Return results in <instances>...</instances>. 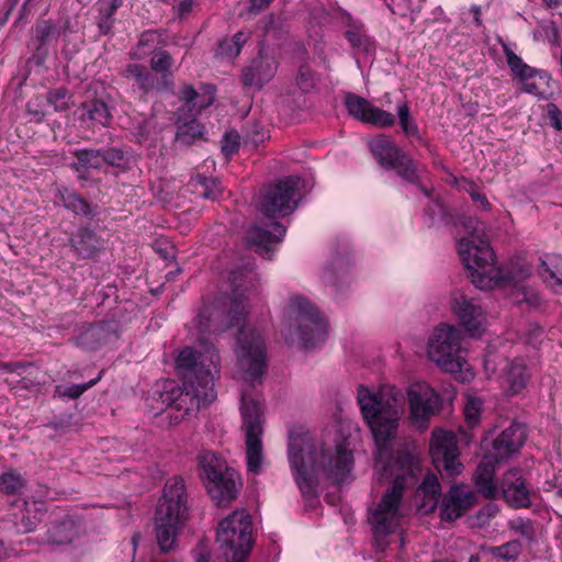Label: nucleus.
Returning a JSON list of instances; mask_svg holds the SVG:
<instances>
[{
	"instance_id": "obj_58",
	"label": "nucleus",
	"mask_w": 562,
	"mask_h": 562,
	"mask_svg": "<svg viewBox=\"0 0 562 562\" xmlns=\"http://www.w3.org/2000/svg\"><path fill=\"white\" fill-rule=\"evenodd\" d=\"M31 366L26 362H1L0 361V370L7 372V373H18L22 374L25 371V368Z\"/></svg>"
},
{
	"instance_id": "obj_48",
	"label": "nucleus",
	"mask_w": 562,
	"mask_h": 562,
	"mask_svg": "<svg viewBox=\"0 0 562 562\" xmlns=\"http://www.w3.org/2000/svg\"><path fill=\"white\" fill-rule=\"evenodd\" d=\"M72 94L64 87L52 89L47 92L46 101L54 108L56 112H63L68 110L71 103Z\"/></svg>"
},
{
	"instance_id": "obj_37",
	"label": "nucleus",
	"mask_w": 562,
	"mask_h": 562,
	"mask_svg": "<svg viewBox=\"0 0 562 562\" xmlns=\"http://www.w3.org/2000/svg\"><path fill=\"white\" fill-rule=\"evenodd\" d=\"M123 0H100L98 2V26L102 34H108L114 24V15Z\"/></svg>"
},
{
	"instance_id": "obj_30",
	"label": "nucleus",
	"mask_w": 562,
	"mask_h": 562,
	"mask_svg": "<svg viewBox=\"0 0 562 562\" xmlns=\"http://www.w3.org/2000/svg\"><path fill=\"white\" fill-rule=\"evenodd\" d=\"M494 475V467L488 462H481L473 476L477 492L487 499H495L499 494V486L496 484Z\"/></svg>"
},
{
	"instance_id": "obj_17",
	"label": "nucleus",
	"mask_w": 562,
	"mask_h": 562,
	"mask_svg": "<svg viewBox=\"0 0 562 562\" xmlns=\"http://www.w3.org/2000/svg\"><path fill=\"white\" fill-rule=\"evenodd\" d=\"M476 501L475 492L453 484L441 497L439 517L445 522H453L464 516L476 504Z\"/></svg>"
},
{
	"instance_id": "obj_52",
	"label": "nucleus",
	"mask_w": 562,
	"mask_h": 562,
	"mask_svg": "<svg viewBox=\"0 0 562 562\" xmlns=\"http://www.w3.org/2000/svg\"><path fill=\"white\" fill-rule=\"evenodd\" d=\"M397 116L400 125L407 136H415L418 134V127L415 121L411 117L409 108L406 103L398 104Z\"/></svg>"
},
{
	"instance_id": "obj_59",
	"label": "nucleus",
	"mask_w": 562,
	"mask_h": 562,
	"mask_svg": "<svg viewBox=\"0 0 562 562\" xmlns=\"http://www.w3.org/2000/svg\"><path fill=\"white\" fill-rule=\"evenodd\" d=\"M520 295V293H518ZM522 297L517 299V303L521 304L522 302L527 303L530 307H536L539 304V295L532 290L522 289L521 290Z\"/></svg>"
},
{
	"instance_id": "obj_9",
	"label": "nucleus",
	"mask_w": 562,
	"mask_h": 562,
	"mask_svg": "<svg viewBox=\"0 0 562 562\" xmlns=\"http://www.w3.org/2000/svg\"><path fill=\"white\" fill-rule=\"evenodd\" d=\"M216 540L226 562H245L252 546V519L245 510H235L220 521Z\"/></svg>"
},
{
	"instance_id": "obj_51",
	"label": "nucleus",
	"mask_w": 562,
	"mask_h": 562,
	"mask_svg": "<svg viewBox=\"0 0 562 562\" xmlns=\"http://www.w3.org/2000/svg\"><path fill=\"white\" fill-rule=\"evenodd\" d=\"M482 411V401L477 397H469L464 408V422L469 428H474L480 424Z\"/></svg>"
},
{
	"instance_id": "obj_38",
	"label": "nucleus",
	"mask_w": 562,
	"mask_h": 562,
	"mask_svg": "<svg viewBox=\"0 0 562 562\" xmlns=\"http://www.w3.org/2000/svg\"><path fill=\"white\" fill-rule=\"evenodd\" d=\"M173 59L170 54L166 50L154 52L150 59L151 69L161 75L162 85L166 89L172 86V75L170 68L172 67Z\"/></svg>"
},
{
	"instance_id": "obj_27",
	"label": "nucleus",
	"mask_w": 562,
	"mask_h": 562,
	"mask_svg": "<svg viewBox=\"0 0 562 562\" xmlns=\"http://www.w3.org/2000/svg\"><path fill=\"white\" fill-rule=\"evenodd\" d=\"M214 99L213 87H206L203 91H198L192 86H184L180 91V100L183 105L178 111L179 113L187 111L191 117H194L202 110L209 108Z\"/></svg>"
},
{
	"instance_id": "obj_40",
	"label": "nucleus",
	"mask_w": 562,
	"mask_h": 562,
	"mask_svg": "<svg viewBox=\"0 0 562 562\" xmlns=\"http://www.w3.org/2000/svg\"><path fill=\"white\" fill-rule=\"evenodd\" d=\"M124 76L127 79H134L139 89L145 93L151 91L156 87L155 77L142 65L128 64L124 69Z\"/></svg>"
},
{
	"instance_id": "obj_39",
	"label": "nucleus",
	"mask_w": 562,
	"mask_h": 562,
	"mask_svg": "<svg viewBox=\"0 0 562 562\" xmlns=\"http://www.w3.org/2000/svg\"><path fill=\"white\" fill-rule=\"evenodd\" d=\"M420 190L429 199V203L425 210V215L428 218V225L435 226L448 223L449 214L442 202L439 199H434L426 188L420 187Z\"/></svg>"
},
{
	"instance_id": "obj_2",
	"label": "nucleus",
	"mask_w": 562,
	"mask_h": 562,
	"mask_svg": "<svg viewBox=\"0 0 562 562\" xmlns=\"http://www.w3.org/2000/svg\"><path fill=\"white\" fill-rule=\"evenodd\" d=\"M254 272L250 268L233 270L229 274L232 292L221 294L213 306L203 307L194 326L196 337L194 345L186 346L181 351H211L216 348L226 330L237 328L236 342L240 351H265L266 338L257 328L246 325L249 307L245 292Z\"/></svg>"
},
{
	"instance_id": "obj_56",
	"label": "nucleus",
	"mask_w": 562,
	"mask_h": 562,
	"mask_svg": "<svg viewBox=\"0 0 562 562\" xmlns=\"http://www.w3.org/2000/svg\"><path fill=\"white\" fill-rule=\"evenodd\" d=\"M239 148V135L235 131L226 132L222 140V151L225 156H231Z\"/></svg>"
},
{
	"instance_id": "obj_49",
	"label": "nucleus",
	"mask_w": 562,
	"mask_h": 562,
	"mask_svg": "<svg viewBox=\"0 0 562 562\" xmlns=\"http://www.w3.org/2000/svg\"><path fill=\"white\" fill-rule=\"evenodd\" d=\"M159 38L160 35L156 31L144 32L138 40L136 49L132 53L133 58L143 59L149 53L156 52L155 46Z\"/></svg>"
},
{
	"instance_id": "obj_64",
	"label": "nucleus",
	"mask_w": 562,
	"mask_h": 562,
	"mask_svg": "<svg viewBox=\"0 0 562 562\" xmlns=\"http://www.w3.org/2000/svg\"><path fill=\"white\" fill-rule=\"evenodd\" d=\"M297 85L304 91H307L313 86L310 78V71L306 67H301L300 75L297 77Z\"/></svg>"
},
{
	"instance_id": "obj_44",
	"label": "nucleus",
	"mask_w": 562,
	"mask_h": 562,
	"mask_svg": "<svg viewBox=\"0 0 562 562\" xmlns=\"http://www.w3.org/2000/svg\"><path fill=\"white\" fill-rule=\"evenodd\" d=\"M155 127V121L153 116H148L144 113H135L130 116L128 130L138 139L147 137Z\"/></svg>"
},
{
	"instance_id": "obj_14",
	"label": "nucleus",
	"mask_w": 562,
	"mask_h": 562,
	"mask_svg": "<svg viewBox=\"0 0 562 562\" xmlns=\"http://www.w3.org/2000/svg\"><path fill=\"white\" fill-rule=\"evenodd\" d=\"M429 452L435 468L440 473L445 472L449 477L461 473L463 465L458 460V442L451 431L434 430Z\"/></svg>"
},
{
	"instance_id": "obj_10",
	"label": "nucleus",
	"mask_w": 562,
	"mask_h": 562,
	"mask_svg": "<svg viewBox=\"0 0 562 562\" xmlns=\"http://www.w3.org/2000/svg\"><path fill=\"white\" fill-rule=\"evenodd\" d=\"M200 476L210 496L218 506H224L236 497V483L227 467L212 451H203L198 457Z\"/></svg>"
},
{
	"instance_id": "obj_46",
	"label": "nucleus",
	"mask_w": 562,
	"mask_h": 562,
	"mask_svg": "<svg viewBox=\"0 0 562 562\" xmlns=\"http://www.w3.org/2000/svg\"><path fill=\"white\" fill-rule=\"evenodd\" d=\"M347 261L342 257H337L324 270V282L327 285L339 288V278H345Z\"/></svg>"
},
{
	"instance_id": "obj_3",
	"label": "nucleus",
	"mask_w": 562,
	"mask_h": 562,
	"mask_svg": "<svg viewBox=\"0 0 562 562\" xmlns=\"http://www.w3.org/2000/svg\"><path fill=\"white\" fill-rule=\"evenodd\" d=\"M288 460L292 477L306 501L317 497L321 475L341 484L353 465L351 451L341 443L336 446L334 454L307 431H290Z\"/></svg>"
},
{
	"instance_id": "obj_57",
	"label": "nucleus",
	"mask_w": 562,
	"mask_h": 562,
	"mask_svg": "<svg viewBox=\"0 0 562 562\" xmlns=\"http://www.w3.org/2000/svg\"><path fill=\"white\" fill-rule=\"evenodd\" d=\"M26 112L34 122H42L46 114L42 109L41 98L37 97L35 99L30 100L26 104Z\"/></svg>"
},
{
	"instance_id": "obj_53",
	"label": "nucleus",
	"mask_w": 562,
	"mask_h": 562,
	"mask_svg": "<svg viewBox=\"0 0 562 562\" xmlns=\"http://www.w3.org/2000/svg\"><path fill=\"white\" fill-rule=\"evenodd\" d=\"M554 265H553V258L552 257H547L544 260H541V267H540V270H539V273L541 276V278L543 279V281L549 285V286H560L561 284V279L559 278L558 276V270H554Z\"/></svg>"
},
{
	"instance_id": "obj_24",
	"label": "nucleus",
	"mask_w": 562,
	"mask_h": 562,
	"mask_svg": "<svg viewBox=\"0 0 562 562\" xmlns=\"http://www.w3.org/2000/svg\"><path fill=\"white\" fill-rule=\"evenodd\" d=\"M462 330L451 324L440 323L428 338L429 351H462Z\"/></svg>"
},
{
	"instance_id": "obj_62",
	"label": "nucleus",
	"mask_w": 562,
	"mask_h": 562,
	"mask_svg": "<svg viewBox=\"0 0 562 562\" xmlns=\"http://www.w3.org/2000/svg\"><path fill=\"white\" fill-rule=\"evenodd\" d=\"M248 36L244 32H237L232 38H228L233 47L229 53L239 54Z\"/></svg>"
},
{
	"instance_id": "obj_11",
	"label": "nucleus",
	"mask_w": 562,
	"mask_h": 562,
	"mask_svg": "<svg viewBox=\"0 0 562 562\" xmlns=\"http://www.w3.org/2000/svg\"><path fill=\"white\" fill-rule=\"evenodd\" d=\"M370 151L383 168L394 169L407 182L418 181V170L408 155L401 150L395 143L385 135H380L369 143Z\"/></svg>"
},
{
	"instance_id": "obj_60",
	"label": "nucleus",
	"mask_w": 562,
	"mask_h": 562,
	"mask_svg": "<svg viewBox=\"0 0 562 562\" xmlns=\"http://www.w3.org/2000/svg\"><path fill=\"white\" fill-rule=\"evenodd\" d=\"M109 325L102 324V325H92L90 326L86 331V338H98V339H108L106 327Z\"/></svg>"
},
{
	"instance_id": "obj_16",
	"label": "nucleus",
	"mask_w": 562,
	"mask_h": 562,
	"mask_svg": "<svg viewBox=\"0 0 562 562\" xmlns=\"http://www.w3.org/2000/svg\"><path fill=\"white\" fill-rule=\"evenodd\" d=\"M407 400L412 418L416 422H427L442 408V398L426 382H416L407 390Z\"/></svg>"
},
{
	"instance_id": "obj_32",
	"label": "nucleus",
	"mask_w": 562,
	"mask_h": 562,
	"mask_svg": "<svg viewBox=\"0 0 562 562\" xmlns=\"http://www.w3.org/2000/svg\"><path fill=\"white\" fill-rule=\"evenodd\" d=\"M80 110L82 111L80 119H87L102 126H109L113 119L110 106L101 99H92L83 102Z\"/></svg>"
},
{
	"instance_id": "obj_55",
	"label": "nucleus",
	"mask_w": 562,
	"mask_h": 562,
	"mask_svg": "<svg viewBox=\"0 0 562 562\" xmlns=\"http://www.w3.org/2000/svg\"><path fill=\"white\" fill-rule=\"evenodd\" d=\"M538 32L540 36L546 37L551 45L560 44L559 29L554 22L543 21Z\"/></svg>"
},
{
	"instance_id": "obj_35",
	"label": "nucleus",
	"mask_w": 562,
	"mask_h": 562,
	"mask_svg": "<svg viewBox=\"0 0 562 562\" xmlns=\"http://www.w3.org/2000/svg\"><path fill=\"white\" fill-rule=\"evenodd\" d=\"M60 201L67 210L74 212L76 215L92 218L97 214L95 207L75 192L65 190L60 193Z\"/></svg>"
},
{
	"instance_id": "obj_21",
	"label": "nucleus",
	"mask_w": 562,
	"mask_h": 562,
	"mask_svg": "<svg viewBox=\"0 0 562 562\" xmlns=\"http://www.w3.org/2000/svg\"><path fill=\"white\" fill-rule=\"evenodd\" d=\"M68 245L77 260H95L105 248L104 240L88 226L72 233Z\"/></svg>"
},
{
	"instance_id": "obj_29",
	"label": "nucleus",
	"mask_w": 562,
	"mask_h": 562,
	"mask_svg": "<svg viewBox=\"0 0 562 562\" xmlns=\"http://www.w3.org/2000/svg\"><path fill=\"white\" fill-rule=\"evenodd\" d=\"M162 518L164 517L155 515L156 540L160 551L170 552L177 546V538L184 522Z\"/></svg>"
},
{
	"instance_id": "obj_61",
	"label": "nucleus",
	"mask_w": 562,
	"mask_h": 562,
	"mask_svg": "<svg viewBox=\"0 0 562 562\" xmlns=\"http://www.w3.org/2000/svg\"><path fill=\"white\" fill-rule=\"evenodd\" d=\"M513 528L521 533L527 539H531L533 535V528L530 520L519 519L515 522Z\"/></svg>"
},
{
	"instance_id": "obj_12",
	"label": "nucleus",
	"mask_w": 562,
	"mask_h": 562,
	"mask_svg": "<svg viewBox=\"0 0 562 562\" xmlns=\"http://www.w3.org/2000/svg\"><path fill=\"white\" fill-rule=\"evenodd\" d=\"M189 493L183 477L176 475L168 479L164 485L155 515L164 517L162 519L186 524L189 519Z\"/></svg>"
},
{
	"instance_id": "obj_8",
	"label": "nucleus",
	"mask_w": 562,
	"mask_h": 562,
	"mask_svg": "<svg viewBox=\"0 0 562 562\" xmlns=\"http://www.w3.org/2000/svg\"><path fill=\"white\" fill-rule=\"evenodd\" d=\"M327 322L318 308L302 294H291L283 311L281 333L290 347L313 349L327 335Z\"/></svg>"
},
{
	"instance_id": "obj_7",
	"label": "nucleus",
	"mask_w": 562,
	"mask_h": 562,
	"mask_svg": "<svg viewBox=\"0 0 562 562\" xmlns=\"http://www.w3.org/2000/svg\"><path fill=\"white\" fill-rule=\"evenodd\" d=\"M469 236L458 243L459 257L464 268L470 272L471 282L481 290L507 284H519L529 276L526 267H513L503 269L495 265L494 251L490 246L488 236L485 233L484 223L470 220Z\"/></svg>"
},
{
	"instance_id": "obj_1",
	"label": "nucleus",
	"mask_w": 562,
	"mask_h": 562,
	"mask_svg": "<svg viewBox=\"0 0 562 562\" xmlns=\"http://www.w3.org/2000/svg\"><path fill=\"white\" fill-rule=\"evenodd\" d=\"M357 403L372 434L376 458L387 459V465L394 475L392 484L376 506L369 512L368 517L375 547L384 551L389 546L387 537L400 526L404 492L416 484L422 469L417 456L407 445L397 449L395 456L392 454L391 445L396 438L403 414L402 398L394 389L382 387L374 391L360 384L357 389Z\"/></svg>"
},
{
	"instance_id": "obj_54",
	"label": "nucleus",
	"mask_w": 562,
	"mask_h": 562,
	"mask_svg": "<svg viewBox=\"0 0 562 562\" xmlns=\"http://www.w3.org/2000/svg\"><path fill=\"white\" fill-rule=\"evenodd\" d=\"M74 415L70 413H63L57 416H54L45 427L54 429L59 432H66L72 426Z\"/></svg>"
},
{
	"instance_id": "obj_26",
	"label": "nucleus",
	"mask_w": 562,
	"mask_h": 562,
	"mask_svg": "<svg viewBox=\"0 0 562 562\" xmlns=\"http://www.w3.org/2000/svg\"><path fill=\"white\" fill-rule=\"evenodd\" d=\"M14 507H20L18 513H12L18 531L26 533L35 530L44 515L45 504L42 502L30 503L18 498L14 502Z\"/></svg>"
},
{
	"instance_id": "obj_42",
	"label": "nucleus",
	"mask_w": 562,
	"mask_h": 562,
	"mask_svg": "<svg viewBox=\"0 0 562 562\" xmlns=\"http://www.w3.org/2000/svg\"><path fill=\"white\" fill-rule=\"evenodd\" d=\"M72 155L76 157V161L70 164L72 170L100 169L102 167L100 149H76Z\"/></svg>"
},
{
	"instance_id": "obj_4",
	"label": "nucleus",
	"mask_w": 562,
	"mask_h": 562,
	"mask_svg": "<svg viewBox=\"0 0 562 562\" xmlns=\"http://www.w3.org/2000/svg\"><path fill=\"white\" fill-rule=\"evenodd\" d=\"M218 361L220 353H177L175 370L181 386L167 392L162 398L170 408L180 413L177 418L195 413L216 398Z\"/></svg>"
},
{
	"instance_id": "obj_6",
	"label": "nucleus",
	"mask_w": 562,
	"mask_h": 562,
	"mask_svg": "<svg viewBox=\"0 0 562 562\" xmlns=\"http://www.w3.org/2000/svg\"><path fill=\"white\" fill-rule=\"evenodd\" d=\"M301 184L300 177L290 176L265 187L260 192L258 206L268 222L252 225L246 234V240L256 252L267 259L272 258L274 245L285 234V227L276 217L285 216L295 210Z\"/></svg>"
},
{
	"instance_id": "obj_36",
	"label": "nucleus",
	"mask_w": 562,
	"mask_h": 562,
	"mask_svg": "<svg viewBox=\"0 0 562 562\" xmlns=\"http://www.w3.org/2000/svg\"><path fill=\"white\" fill-rule=\"evenodd\" d=\"M27 480L15 469H9L0 474V493L16 496L26 487Z\"/></svg>"
},
{
	"instance_id": "obj_18",
	"label": "nucleus",
	"mask_w": 562,
	"mask_h": 562,
	"mask_svg": "<svg viewBox=\"0 0 562 562\" xmlns=\"http://www.w3.org/2000/svg\"><path fill=\"white\" fill-rule=\"evenodd\" d=\"M344 104L353 119L378 127H389L395 122L394 115L355 93L345 95Z\"/></svg>"
},
{
	"instance_id": "obj_20",
	"label": "nucleus",
	"mask_w": 562,
	"mask_h": 562,
	"mask_svg": "<svg viewBox=\"0 0 562 562\" xmlns=\"http://www.w3.org/2000/svg\"><path fill=\"white\" fill-rule=\"evenodd\" d=\"M276 71V59L260 53L243 69L240 80L245 88L258 91L274 77Z\"/></svg>"
},
{
	"instance_id": "obj_41",
	"label": "nucleus",
	"mask_w": 562,
	"mask_h": 562,
	"mask_svg": "<svg viewBox=\"0 0 562 562\" xmlns=\"http://www.w3.org/2000/svg\"><path fill=\"white\" fill-rule=\"evenodd\" d=\"M181 116L178 119V128L176 133V140L183 145H191L195 139L201 138L204 133L203 126L194 117L187 122L180 123Z\"/></svg>"
},
{
	"instance_id": "obj_43",
	"label": "nucleus",
	"mask_w": 562,
	"mask_h": 562,
	"mask_svg": "<svg viewBox=\"0 0 562 562\" xmlns=\"http://www.w3.org/2000/svg\"><path fill=\"white\" fill-rule=\"evenodd\" d=\"M190 184L204 199L217 200L222 195V187L215 179L196 175L191 179Z\"/></svg>"
},
{
	"instance_id": "obj_23",
	"label": "nucleus",
	"mask_w": 562,
	"mask_h": 562,
	"mask_svg": "<svg viewBox=\"0 0 562 562\" xmlns=\"http://www.w3.org/2000/svg\"><path fill=\"white\" fill-rule=\"evenodd\" d=\"M527 438L526 427L519 423H512L493 441L496 461L508 458L518 452Z\"/></svg>"
},
{
	"instance_id": "obj_45",
	"label": "nucleus",
	"mask_w": 562,
	"mask_h": 562,
	"mask_svg": "<svg viewBox=\"0 0 562 562\" xmlns=\"http://www.w3.org/2000/svg\"><path fill=\"white\" fill-rule=\"evenodd\" d=\"M487 551L493 558L515 561L521 552V542L519 540H512L501 546L490 547Z\"/></svg>"
},
{
	"instance_id": "obj_5",
	"label": "nucleus",
	"mask_w": 562,
	"mask_h": 562,
	"mask_svg": "<svg viewBox=\"0 0 562 562\" xmlns=\"http://www.w3.org/2000/svg\"><path fill=\"white\" fill-rule=\"evenodd\" d=\"M237 367L247 389L240 392L241 427L246 436L248 470L257 474L262 463V435L265 404L261 394L255 391L267 372V353H238Z\"/></svg>"
},
{
	"instance_id": "obj_34",
	"label": "nucleus",
	"mask_w": 562,
	"mask_h": 562,
	"mask_svg": "<svg viewBox=\"0 0 562 562\" xmlns=\"http://www.w3.org/2000/svg\"><path fill=\"white\" fill-rule=\"evenodd\" d=\"M529 369L522 357H516L506 366V379L514 394L519 393L528 383Z\"/></svg>"
},
{
	"instance_id": "obj_50",
	"label": "nucleus",
	"mask_w": 562,
	"mask_h": 562,
	"mask_svg": "<svg viewBox=\"0 0 562 562\" xmlns=\"http://www.w3.org/2000/svg\"><path fill=\"white\" fill-rule=\"evenodd\" d=\"M101 151V159H102V166L109 165L112 167L125 169L128 162V159L126 158L125 153L117 147H108L100 149Z\"/></svg>"
},
{
	"instance_id": "obj_47",
	"label": "nucleus",
	"mask_w": 562,
	"mask_h": 562,
	"mask_svg": "<svg viewBox=\"0 0 562 562\" xmlns=\"http://www.w3.org/2000/svg\"><path fill=\"white\" fill-rule=\"evenodd\" d=\"M103 374V370L100 371L97 378L91 379L87 383L81 384H72L70 386H64V385H57L55 387V394H57L59 397H67L70 400H76L80 397L87 390L94 386L98 381L101 379Z\"/></svg>"
},
{
	"instance_id": "obj_28",
	"label": "nucleus",
	"mask_w": 562,
	"mask_h": 562,
	"mask_svg": "<svg viewBox=\"0 0 562 562\" xmlns=\"http://www.w3.org/2000/svg\"><path fill=\"white\" fill-rule=\"evenodd\" d=\"M79 535V527L68 515L52 521L46 533L45 541L54 546L70 544Z\"/></svg>"
},
{
	"instance_id": "obj_15",
	"label": "nucleus",
	"mask_w": 562,
	"mask_h": 562,
	"mask_svg": "<svg viewBox=\"0 0 562 562\" xmlns=\"http://www.w3.org/2000/svg\"><path fill=\"white\" fill-rule=\"evenodd\" d=\"M507 64L515 76L522 82V90L539 98L547 99L552 91L549 88L550 78L544 71H539L516 55L510 48L504 46Z\"/></svg>"
},
{
	"instance_id": "obj_13",
	"label": "nucleus",
	"mask_w": 562,
	"mask_h": 562,
	"mask_svg": "<svg viewBox=\"0 0 562 562\" xmlns=\"http://www.w3.org/2000/svg\"><path fill=\"white\" fill-rule=\"evenodd\" d=\"M450 308L459 326L470 337H480L486 328V315L481 304L465 294L463 290L454 289L450 294Z\"/></svg>"
},
{
	"instance_id": "obj_33",
	"label": "nucleus",
	"mask_w": 562,
	"mask_h": 562,
	"mask_svg": "<svg viewBox=\"0 0 562 562\" xmlns=\"http://www.w3.org/2000/svg\"><path fill=\"white\" fill-rule=\"evenodd\" d=\"M344 24L347 26L345 37L356 49L368 53L371 49V41L364 31L363 24L349 14L344 15Z\"/></svg>"
},
{
	"instance_id": "obj_22",
	"label": "nucleus",
	"mask_w": 562,
	"mask_h": 562,
	"mask_svg": "<svg viewBox=\"0 0 562 562\" xmlns=\"http://www.w3.org/2000/svg\"><path fill=\"white\" fill-rule=\"evenodd\" d=\"M68 30V19L58 21L57 23L44 20L36 24L30 46L34 49V56L38 61H43L45 59L48 54V46L57 42L61 33H66Z\"/></svg>"
},
{
	"instance_id": "obj_31",
	"label": "nucleus",
	"mask_w": 562,
	"mask_h": 562,
	"mask_svg": "<svg viewBox=\"0 0 562 562\" xmlns=\"http://www.w3.org/2000/svg\"><path fill=\"white\" fill-rule=\"evenodd\" d=\"M423 499L420 507L426 513H432L439 505L441 497V485L435 473H427L418 486Z\"/></svg>"
},
{
	"instance_id": "obj_19",
	"label": "nucleus",
	"mask_w": 562,
	"mask_h": 562,
	"mask_svg": "<svg viewBox=\"0 0 562 562\" xmlns=\"http://www.w3.org/2000/svg\"><path fill=\"white\" fill-rule=\"evenodd\" d=\"M499 492L512 507L525 508L531 504V488L525 480L521 469L513 468L504 473L499 483Z\"/></svg>"
},
{
	"instance_id": "obj_63",
	"label": "nucleus",
	"mask_w": 562,
	"mask_h": 562,
	"mask_svg": "<svg viewBox=\"0 0 562 562\" xmlns=\"http://www.w3.org/2000/svg\"><path fill=\"white\" fill-rule=\"evenodd\" d=\"M547 110H548V114L550 116V120L552 122V125L557 128V130H562V121L560 119V110L559 108L553 104V103H549L547 105Z\"/></svg>"
},
{
	"instance_id": "obj_25",
	"label": "nucleus",
	"mask_w": 562,
	"mask_h": 562,
	"mask_svg": "<svg viewBox=\"0 0 562 562\" xmlns=\"http://www.w3.org/2000/svg\"><path fill=\"white\" fill-rule=\"evenodd\" d=\"M430 360L435 361L441 371L450 373L458 382H470L474 372L460 353H427Z\"/></svg>"
}]
</instances>
